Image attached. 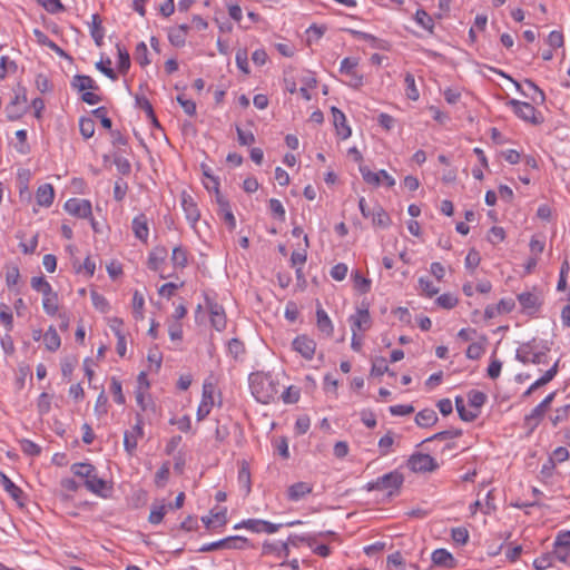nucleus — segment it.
Masks as SVG:
<instances>
[{
    "instance_id": "f257e3e1",
    "label": "nucleus",
    "mask_w": 570,
    "mask_h": 570,
    "mask_svg": "<svg viewBox=\"0 0 570 570\" xmlns=\"http://www.w3.org/2000/svg\"><path fill=\"white\" fill-rule=\"evenodd\" d=\"M249 385L254 397L263 404L271 403L278 394V384L273 381L272 376L263 373L252 374Z\"/></svg>"
},
{
    "instance_id": "f03ea898",
    "label": "nucleus",
    "mask_w": 570,
    "mask_h": 570,
    "mask_svg": "<svg viewBox=\"0 0 570 570\" xmlns=\"http://www.w3.org/2000/svg\"><path fill=\"white\" fill-rule=\"evenodd\" d=\"M71 472L85 480V487L91 493L104 497L102 491L106 489V481L97 475L96 468L90 463H75L71 465Z\"/></svg>"
},
{
    "instance_id": "7ed1b4c3",
    "label": "nucleus",
    "mask_w": 570,
    "mask_h": 570,
    "mask_svg": "<svg viewBox=\"0 0 570 570\" xmlns=\"http://www.w3.org/2000/svg\"><path fill=\"white\" fill-rule=\"evenodd\" d=\"M404 478L397 471L389 472L367 484L370 491H386L393 494L403 484Z\"/></svg>"
},
{
    "instance_id": "20e7f679",
    "label": "nucleus",
    "mask_w": 570,
    "mask_h": 570,
    "mask_svg": "<svg viewBox=\"0 0 570 570\" xmlns=\"http://www.w3.org/2000/svg\"><path fill=\"white\" fill-rule=\"evenodd\" d=\"M508 105L512 108L513 112L522 120L532 125H540L543 122V116L531 104L511 99Z\"/></svg>"
},
{
    "instance_id": "39448f33",
    "label": "nucleus",
    "mask_w": 570,
    "mask_h": 570,
    "mask_svg": "<svg viewBox=\"0 0 570 570\" xmlns=\"http://www.w3.org/2000/svg\"><path fill=\"white\" fill-rule=\"evenodd\" d=\"M180 206L189 226L196 230V225L200 219V210L195 198L186 190H183L180 194Z\"/></svg>"
},
{
    "instance_id": "423d86ee",
    "label": "nucleus",
    "mask_w": 570,
    "mask_h": 570,
    "mask_svg": "<svg viewBox=\"0 0 570 570\" xmlns=\"http://www.w3.org/2000/svg\"><path fill=\"white\" fill-rule=\"evenodd\" d=\"M144 436V420L137 413L136 424L124 434V448L129 455H132L137 449L138 441Z\"/></svg>"
},
{
    "instance_id": "0eeeda50",
    "label": "nucleus",
    "mask_w": 570,
    "mask_h": 570,
    "mask_svg": "<svg viewBox=\"0 0 570 570\" xmlns=\"http://www.w3.org/2000/svg\"><path fill=\"white\" fill-rule=\"evenodd\" d=\"M515 358L523 364H541L544 362L546 353L535 351L534 341L521 344L517 350Z\"/></svg>"
},
{
    "instance_id": "6e6552de",
    "label": "nucleus",
    "mask_w": 570,
    "mask_h": 570,
    "mask_svg": "<svg viewBox=\"0 0 570 570\" xmlns=\"http://www.w3.org/2000/svg\"><path fill=\"white\" fill-rule=\"evenodd\" d=\"M283 527L282 523H272L269 521L261 520V519H247L234 525V529L245 528L254 533H275Z\"/></svg>"
},
{
    "instance_id": "1a4fd4ad",
    "label": "nucleus",
    "mask_w": 570,
    "mask_h": 570,
    "mask_svg": "<svg viewBox=\"0 0 570 570\" xmlns=\"http://www.w3.org/2000/svg\"><path fill=\"white\" fill-rule=\"evenodd\" d=\"M409 468L413 472H433L439 468L436 460L430 454L414 453L407 461Z\"/></svg>"
},
{
    "instance_id": "9d476101",
    "label": "nucleus",
    "mask_w": 570,
    "mask_h": 570,
    "mask_svg": "<svg viewBox=\"0 0 570 570\" xmlns=\"http://www.w3.org/2000/svg\"><path fill=\"white\" fill-rule=\"evenodd\" d=\"M27 111V95L24 88L19 89L6 107L9 120L19 119Z\"/></svg>"
},
{
    "instance_id": "9b49d317",
    "label": "nucleus",
    "mask_w": 570,
    "mask_h": 570,
    "mask_svg": "<svg viewBox=\"0 0 570 570\" xmlns=\"http://www.w3.org/2000/svg\"><path fill=\"white\" fill-rule=\"evenodd\" d=\"M553 554L560 562L570 566V531L557 534L553 543Z\"/></svg>"
},
{
    "instance_id": "f8f14e48",
    "label": "nucleus",
    "mask_w": 570,
    "mask_h": 570,
    "mask_svg": "<svg viewBox=\"0 0 570 570\" xmlns=\"http://www.w3.org/2000/svg\"><path fill=\"white\" fill-rule=\"evenodd\" d=\"M214 406V384L205 382L203 384L202 401L197 409V421H203L208 416Z\"/></svg>"
},
{
    "instance_id": "ddd939ff",
    "label": "nucleus",
    "mask_w": 570,
    "mask_h": 570,
    "mask_svg": "<svg viewBox=\"0 0 570 570\" xmlns=\"http://www.w3.org/2000/svg\"><path fill=\"white\" fill-rule=\"evenodd\" d=\"M65 210L78 218H88L91 216L92 207L88 199L70 198L65 203Z\"/></svg>"
},
{
    "instance_id": "4468645a",
    "label": "nucleus",
    "mask_w": 570,
    "mask_h": 570,
    "mask_svg": "<svg viewBox=\"0 0 570 570\" xmlns=\"http://www.w3.org/2000/svg\"><path fill=\"white\" fill-rule=\"evenodd\" d=\"M358 60L356 58H344L341 61L340 72L350 78L348 85L353 88H358L363 85V76L356 71Z\"/></svg>"
},
{
    "instance_id": "2eb2a0df",
    "label": "nucleus",
    "mask_w": 570,
    "mask_h": 570,
    "mask_svg": "<svg viewBox=\"0 0 570 570\" xmlns=\"http://www.w3.org/2000/svg\"><path fill=\"white\" fill-rule=\"evenodd\" d=\"M352 333L365 332L372 325V318L367 307L357 308L356 313L348 318Z\"/></svg>"
},
{
    "instance_id": "dca6fc26",
    "label": "nucleus",
    "mask_w": 570,
    "mask_h": 570,
    "mask_svg": "<svg viewBox=\"0 0 570 570\" xmlns=\"http://www.w3.org/2000/svg\"><path fill=\"white\" fill-rule=\"evenodd\" d=\"M293 350L299 353L305 360H312L315 350L316 343L313 338L307 335H298L292 343Z\"/></svg>"
},
{
    "instance_id": "f3484780",
    "label": "nucleus",
    "mask_w": 570,
    "mask_h": 570,
    "mask_svg": "<svg viewBox=\"0 0 570 570\" xmlns=\"http://www.w3.org/2000/svg\"><path fill=\"white\" fill-rule=\"evenodd\" d=\"M207 307L213 327L218 332L224 331L227 323L224 307L220 304L212 301H207Z\"/></svg>"
},
{
    "instance_id": "a211bd4d",
    "label": "nucleus",
    "mask_w": 570,
    "mask_h": 570,
    "mask_svg": "<svg viewBox=\"0 0 570 570\" xmlns=\"http://www.w3.org/2000/svg\"><path fill=\"white\" fill-rule=\"evenodd\" d=\"M131 229L137 239L147 243L149 238V219L146 214L140 213L134 217L131 222Z\"/></svg>"
},
{
    "instance_id": "6ab92c4d",
    "label": "nucleus",
    "mask_w": 570,
    "mask_h": 570,
    "mask_svg": "<svg viewBox=\"0 0 570 570\" xmlns=\"http://www.w3.org/2000/svg\"><path fill=\"white\" fill-rule=\"evenodd\" d=\"M331 112L333 116V122L336 129L337 135L342 139H347L352 135V130L347 125L346 117L342 110L336 107L331 108Z\"/></svg>"
},
{
    "instance_id": "aec40b11",
    "label": "nucleus",
    "mask_w": 570,
    "mask_h": 570,
    "mask_svg": "<svg viewBox=\"0 0 570 570\" xmlns=\"http://www.w3.org/2000/svg\"><path fill=\"white\" fill-rule=\"evenodd\" d=\"M216 200L218 204V215L224 219L225 224L228 226L230 230L236 227V219L232 212V207L229 202L224 198L219 193L216 195Z\"/></svg>"
},
{
    "instance_id": "412c9836",
    "label": "nucleus",
    "mask_w": 570,
    "mask_h": 570,
    "mask_svg": "<svg viewBox=\"0 0 570 570\" xmlns=\"http://www.w3.org/2000/svg\"><path fill=\"white\" fill-rule=\"evenodd\" d=\"M189 30V26L179 24L177 27H173L168 30V40L169 42L177 48H181L186 43V37Z\"/></svg>"
},
{
    "instance_id": "4be33fe9",
    "label": "nucleus",
    "mask_w": 570,
    "mask_h": 570,
    "mask_svg": "<svg viewBox=\"0 0 570 570\" xmlns=\"http://www.w3.org/2000/svg\"><path fill=\"white\" fill-rule=\"evenodd\" d=\"M55 199V189L51 184H42L36 193V200L39 206L49 207Z\"/></svg>"
},
{
    "instance_id": "5701e85b",
    "label": "nucleus",
    "mask_w": 570,
    "mask_h": 570,
    "mask_svg": "<svg viewBox=\"0 0 570 570\" xmlns=\"http://www.w3.org/2000/svg\"><path fill=\"white\" fill-rule=\"evenodd\" d=\"M432 562L436 567L454 568L455 559L446 549H436L431 556Z\"/></svg>"
},
{
    "instance_id": "b1692460",
    "label": "nucleus",
    "mask_w": 570,
    "mask_h": 570,
    "mask_svg": "<svg viewBox=\"0 0 570 570\" xmlns=\"http://www.w3.org/2000/svg\"><path fill=\"white\" fill-rule=\"evenodd\" d=\"M548 407L541 402L524 416V425L531 431L534 430L543 419Z\"/></svg>"
},
{
    "instance_id": "393cba45",
    "label": "nucleus",
    "mask_w": 570,
    "mask_h": 570,
    "mask_svg": "<svg viewBox=\"0 0 570 570\" xmlns=\"http://www.w3.org/2000/svg\"><path fill=\"white\" fill-rule=\"evenodd\" d=\"M313 491L312 484L307 482H296L287 490V498L291 501H299Z\"/></svg>"
},
{
    "instance_id": "a878e982",
    "label": "nucleus",
    "mask_w": 570,
    "mask_h": 570,
    "mask_svg": "<svg viewBox=\"0 0 570 570\" xmlns=\"http://www.w3.org/2000/svg\"><path fill=\"white\" fill-rule=\"evenodd\" d=\"M70 85L72 89L80 92L86 90H97L99 88L96 81L90 76L86 75L73 76Z\"/></svg>"
},
{
    "instance_id": "bb28decb",
    "label": "nucleus",
    "mask_w": 570,
    "mask_h": 570,
    "mask_svg": "<svg viewBox=\"0 0 570 570\" xmlns=\"http://www.w3.org/2000/svg\"><path fill=\"white\" fill-rule=\"evenodd\" d=\"M518 301L523 309L537 311L541 304L540 297L533 292H523L518 295Z\"/></svg>"
},
{
    "instance_id": "cd10ccee",
    "label": "nucleus",
    "mask_w": 570,
    "mask_h": 570,
    "mask_svg": "<svg viewBox=\"0 0 570 570\" xmlns=\"http://www.w3.org/2000/svg\"><path fill=\"white\" fill-rule=\"evenodd\" d=\"M167 257V249L164 246L155 247L148 257V267L151 271H158L160 265L165 262Z\"/></svg>"
},
{
    "instance_id": "c85d7f7f",
    "label": "nucleus",
    "mask_w": 570,
    "mask_h": 570,
    "mask_svg": "<svg viewBox=\"0 0 570 570\" xmlns=\"http://www.w3.org/2000/svg\"><path fill=\"white\" fill-rule=\"evenodd\" d=\"M264 554H275L278 558H286L289 554V548L287 542H264L263 543Z\"/></svg>"
},
{
    "instance_id": "c756f323",
    "label": "nucleus",
    "mask_w": 570,
    "mask_h": 570,
    "mask_svg": "<svg viewBox=\"0 0 570 570\" xmlns=\"http://www.w3.org/2000/svg\"><path fill=\"white\" fill-rule=\"evenodd\" d=\"M439 417L433 409H424L415 416V423L420 428H430L438 422Z\"/></svg>"
},
{
    "instance_id": "7c9ffc66",
    "label": "nucleus",
    "mask_w": 570,
    "mask_h": 570,
    "mask_svg": "<svg viewBox=\"0 0 570 570\" xmlns=\"http://www.w3.org/2000/svg\"><path fill=\"white\" fill-rule=\"evenodd\" d=\"M0 482L4 491L17 502L22 498L23 491L16 485L12 480L4 473H0Z\"/></svg>"
},
{
    "instance_id": "2f4dec72",
    "label": "nucleus",
    "mask_w": 570,
    "mask_h": 570,
    "mask_svg": "<svg viewBox=\"0 0 570 570\" xmlns=\"http://www.w3.org/2000/svg\"><path fill=\"white\" fill-rule=\"evenodd\" d=\"M372 223L374 226H379L381 228H387L391 224V218L387 215V213L383 209L382 206L376 205L373 208V212L371 214Z\"/></svg>"
},
{
    "instance_id": "473e14b6",
    "label": "nucleus",
    "mask_w": 570,
    "mask_h": 570,
    "mask_svg": "<svg viewBox=\"0 0 570 570\" xmlns=\"http://www.w3.org/2000/svg\"><path fill=\"white\" fill-rule=\"evenodd\" d=\"M43 342L46 348L50 352H56L60 347L61 340L57 330L53 326H49L47 332L43 334Z\"/></svg>"
},
{
    "instance_id": "72a5a7b5",
    "label": "nucleus",
    "mask_w": 570,
    "mask_h": 570,
    "mask_svg": "<svg viewBox=\"0 0 570 570\" xmlns=\"http://www.w3.org/2000/svg\"><path fill=\"white\" fill-rule=\"evenodd\" d=\"M570 417V403H566L554 410L549 416L551 424L556 428L559 424L568 421Z\"/></svg>"
},
{
    "instance_id": "f704fd0d",
    "label": "nucleus",
    "mask_w": 570,
    "mask_h": 570,
    "mask_svg": "<svg viewBox=\"0 0 570 570\" xmlns=\"http://www.w3.org/2000/svg\"><path fill=\"white\" fill-rule=\"evenodd\" d=\"M316 317H317V327L320 331L325 333L327 336H331L333 334L334 327L332 324L331 318L328 317L327 313L323 308H317L316 311Z\"/></svg>"
},
{
    "instance_id": "c9c22d12",
    "label": "nucleus",
    "mask_w": 570,
    "mask_h": 570,
    "mask_svg": "<svg viewBox=\"0 0 570 570\" xmlns=\"http://www.w3.org/2000/svg\"><path fill=\"white\" fill-rule=\"evenodd\" d=\"M238 483L242 489H244L245 494H249L252 490V480H250V471L246 462L242 463V466L238 471Z\"/></svg>"
},
{
    "instance_id": "e433bc0d",
    "label": "nucleus",
    "mask_w": 570,
    "mask_h": 570,
    "mask_svg": "<svg viewBox=\"0 0 570 570\" xmlns=\"http://www.w3.org/2000/svg\"><path fill=\"white\" fill-rule=\"evenodd\" d=\"M455 406H456L458 414L462 421L472 422L478 417V412L465 409L464 401H463L462 396L455 397Z\"/></svg>"
},
{
    "instance_id": "4c0bfd02",
    "label": "nucleus",
    "mask_w": 570,
    "mask_h": 570,
    "mask_svg": "<svg viewBox=\"0 0 570 570\" xmlns=\"http://www.w3.org/2000/svg\"><path fill=\"white\" fill-rule=\"evenodd\" d=\"M171 263L176 268H185L188 264L187 250L183 246L173 249Z\"/></svg>"
},
{
    "instance_id": "58836bf2",
    "label": "nucleus",
    "mask_w": 570,
    "mask_h": 570,
    "mask_svg": "<svg viewBox=\"0 0 570 570\" xmlns=\"http://www.w3.org/2000/svg\"><path fill=\"white\" fill-rule=\"evenodd\" d=\"M136 106L146 112L147 118L155 126H157V127L159 126L156 115L154 112L153 106H151L150 101L145 96H136Z\"/></svg>"
},
{
    "instance_id": "ea45409f",
    "label": "nucleus",
    "mask_w": 570,
    "mask_h": 570,
    "mask_svg": "<svg viewBox=\"0 0 570 570\" xmlns=\"http://www.w3.org/2000/svg\"><path fill=\"white\" fill-rule=\"evenodd\" d=\"M468 400H469V404L471 407L475 409L474 412H480V409L484 405V403L487 402V395L485 393L481 392V391H478V390H472L469 392L468 394Z\"/></svg>"
},
{
    "instance_id": "a19ab883",
    "label": "nucleus",
    "mask_w": 570,
    "mask_h": 570,
    "mask_svg": "<svg viewBox=\"0 0 570 570\" xmlns=\"http://www.w3.org/2000/svg\"><path fill=\"white\" fill-rule=\"evenodd\" d=\"M404 82L406 97L413 101H416L420 97V92L416 88L414 76L407 72L404 77Z\"/></svg>"
},
{
    "instance_id": "79ce46f5",
    "label": "nucleus",
    "mask_w": 570,
    "mask_h": 570,
    "mask_svg": "<svg viewBox=\"0 0 570 570\" xmlns=\"http://www.w3.org/2000/svg\"><path fill=\"white\" fill-rule=\"evenodd\" d=\"M92 22L90 27V33L95 42L100 46L105 37L104 28L101 27V20L98 14H92Z\"/></svg>"
},
{
    "instance_id": "37998d69",
    "label": "nucleus",
    "mask_w": 570,
    "mask_h": 570,
    "mask_svg": "<svg viewBox=\"0 0 570 570\" xmlns=\"http://www.w3.org/2000/svg\"><path fill=\"white\" fill-rule=\"evenodd\" d=\"M415 21L423 29L433 32L434 21L433 18L424 10L420 9L415 13Z\"/></svg>"
},
{
    "instance_id": "c03bdc74",
    "label": "nucleus",
    "mask_w": 570,
    "mask_h": 570,
    "mask_svg": "<svg viewBox=\"0 0 570 570\" xmlns=\"http://www.w3.org/2000/svg\"><path fill=\"white\" fill-rule=\"evenodd\" d=\"M79 130L85 139H89L95 134V121L89 117H81L79 119Z\"/></svg>"
},
{
    "instance_id": "a18cd8bd",
    "label": "nucleus",
    "mask_w": 570,
    "mask_h": 570,
    "mask_svg": "<svg viewBox=\"0 0 570 570\" xmlns=\"http://www.w3.org/2000/svg\"><path fill=\"white\" fill-rule=\"evenodd\" d=\"M354 287L362 294L371 291V279L363 277L358 271L352 273Z\"/></svg>"
},
{
    "instance_id": "49530a36",
    "label": "nucleus",
    "mask_w": 570,
    "mask_h": 570,
    "mask_svg": "<svg viewBox=\"0 0 570 570\" xmlns=\"http://www.w3.org/2000/svg\"><path fill=\"white\" fill-rule=\"evenodd\" d=\"M165 514H166V505L154 503L150 509L148 521L151 524H159V523H161Z\"/></svg>"
},
{
    "instance_id": "de8ad7c7",
    "label": "nucleus",
    "mask_w": 570,
    "mask_h": 570,
    "mask_svg": "<svg viewBox=\"0 0 570 570\" xmlns=\"http://www.w3.org/2000/svg\"><path fill=\"white\" fill-rule=\"evenodd\" d=\"M461 435H462V431L460 429H449V430L441 431V432L433 434L432 436L425 439L424 442H430V441H434V440H440V441L450 440V439L459 438Z\"/></svg>"
},
{
    "instance_id": "09e8293b",
    "label": "nucleus",
    "mask_w": 570,
    "mask_h": 570,
    "mask_svg": "<svg viewBox=\"0 0 570 570\" xmlns=\"http://www.w3.org/2000/svg\"><path fill=\"white\" fill-rule=\"evenodd\" d=\"M225 549H244L248 544V540L240 535H232L224 538Z\"/></svg>"
},
{
    "instance_id": "8fccbe9b",
    "label": "nucleus",
    "mask_w": 570,
    "mask_h": 570,
    "mask_svg": "<svg viewBox=\"0 0 570 570\" xmlns=\"http://www.w3.org/2000/svg\"><path fill=\"white\" fill-rule=\"evenodd\" d=\"M360 173L365 183L374 186H379L381 184L380 171L373 173L367 166H360Z\"/></svg>"
},
{
    "instance_id": "3c124183",
    "label": "nucleus",
    "mask_w": 570,
    "mask_h": 570,
    "mask_svg": "<svg viewBox=\"0 0 570 570\" xmlns=\"http://www.w3.org/2000/svg\"><path fill=\"white\" fill-rule=\"evenodd\" d=\"M394 444V438L392 432H387L379 440V451L382 456L387 455Z\"/></svg>"
},
{
    "instance_id": "603ef678",
    "label": "nucleus",
    "mask_w": 570,
    "mask_h": 570,
    "mask_svg": "<svg viewBox=\"0 0 570 570\" xmlns=\"http://www.w3.org/2000/svg\"><path fill=\"white\" fill-rule=\"evenodd\" d=\"M419 286L421 292L426 295L428 297H433L439 293V287L434 285L432 281L429 278L420 277L419 278Z\"/></svg>"
},
{
    "instance_id": "864d4df0",
    "label": "nucleus",
    "mask_w": 570,
    "mask_h": 570,
    "mask_svg": "<svg viewBox=\"0 0 570 570\" xmlns=\"http://www.w3.org/2000/svg\"><path fill=\"white\" fill-rule=\"evenodd\" d=\"M134 57H135V60L140 65V66H147L149 65V59H148V48L146 46L145 42H139L137 46H136V50H135V53H134Z\"/></svg>"
},
{
    "instance_id": "5fc2aeb1",
    "label": "nucleus",
    "mask_w": 570,
    "mask_h": 570,
    "mask_svg": "<svg viewBox=\"0 0 570 570\" xmlns=\"http://www.w3.org/2000/svg\"><path fill=\"white\" fill-rule=\"evenodd\" d=\"M227 347H228V353L236 360H238L239 357H242L245 354L244 343L242 341H239L238 338H232L228 342Z\"/></svg>"
},
{
    "instance_id": "6e6d98bb",
    "label": "nucleus",
    "mask_w": 570,
    "mask_h": 570,
    "mask_svg": "<svg viewBox=\"0 0 570 570\" xmlns=\"http://www.w3.org/2000/svg\"><path fill=\"white\" fill-rule=\"evenodd\" d=\"M17 63L7 56L0 58V80L4 79L8 73L16 72Z\"/></svg>"
},
{
    "instance_id": "4d7b16f0",
    "label": "nucleus",
    "mask_w": 570,
    "mask_h": 570,
    "mask_svg": "<svg viewBox=\"0 0 570 570\" xmlns=\"http://www.w3.org/2000/svg\"><path fill=\"white\" fill-rule=\"evenodd\" d=\"M0 321L8 331L12 330L13 316L12 313L10 312V307L4 303H0Z\"/></svg>"
},
{
    "instance_id": "13d9d810",
    "label": "nucleus",
    "mask_w": 570,
    "mask_h": 570,
    "mask_svg": "<svg viewBox=\"0 0 570 570\" xmlns=\"http://www.w3.org/2000/svg\"><path fill=\"white\" fill-rule=\"evenodd\" d=\"M145 305V298L138 291L132 296V313L136 320L142 318V309Z\"/></svg>"
},
{
    "instance_id": "bf43d9fd",
    "label": "nucleus",
    "mask_w": 570,
    "mask_h": 570,
    "mask_svg": "<svg viewBox=\"0 0 570 570\" xmlns=\"http://www.w3.org/2000/svg\"><path fill=\"white\" fill-rule=\"evenodd\" d=\"M306 262V252H293L291 256L292 266L296 268V275L299 278L302 275V267Z\"/></svg>"
},
{
    "instance_id": "052dcab7",
    "label": "nucleus",
    "mask_w": 570,
    "mask_h": 570,
    "mask_svg": "<svg viewBox=\"0 0 570 570\" xmlns=\"http://www.w3.org/2000/svg\"><path fill=\"white\" fill-rule=\"evenodd\" d=\"M37 409L39 414L45 415L48 414L51 410V396L43 392L39 395L37 402Z\"/></svg>"
},
{
    "instance_id": "680f3d73",
    "label": "nucleus",
    "mask_w": 570,
    "mask_h": 570,
    "mask_svg": "<svg viewBox=\"0 0 570 570\" xmlns=\"http://www.w3.org/2000/svg\"><path fill=\"white\" fill-rule=\"evenodd\" d=\"M458 302V298L450 293L442 294L436 298V304L445 309H451L455 307Z\"/></svg>"
},
{
    "instance_id": "e2e57ef3",
    "label": "nucleus",
    "mask_w": 570,
    "mask_h": 570,
    "mask_svg": "<svg viewBox=\"0 0 570 570\" xmlns=\"http://www.w3.org/2000/svg\"><path fill=\"white\" fill-rule=\"evenodd\" d=\"M110 391L114 395V401L117 404L121 405L126 402V399H125V395H124L122 389H121V383L116 377L111 379Z\"/></svg>"
},
{
    "instance_id": "0e129e2a",
    "label": "nucleus",
    "mask_w": 570,
    "mask_h": 570,
    "mask_svg": "<svg viewBox=\"0 0 570 570\" xmlns=\"http://www.w3.org/2000/svg\"><path fill=\"white\" fill-rule=\"evenodd\" d=\"M451 538L456 544L463 546L469 540V531L463 527L453 528Z\"/></svg>"
},
{
    "instance_id": "69168bd1",
    "label": "nucleus",
    "mask_w": 570,
    "mask_h": 570,
    "mask_svg": "<svg viewBox=\"0 0 570 570\" xmlns=\"http://www.w3.org/2000/svg\"><path fill=\"white\" fill-rule=\"evenodd\" d=\"M389 373V366L384 357H376L372 363L371 374L375 376H382Z\"/></svg>"
},
{
    "instance_id": "338daca9",
    "label": "nucleus",
    "mask_w": 570,
    "mask_h": 570,
    "mask_svg": "<svg viewBox=\"0 0 570 570\" xmlns=\"http://www.w3.org/2000/svg\"><path fill=\"white\" fill-rule=\"evenodd\" d=\"M504 238H505V232L502 227L493 226L489 230L488 240L491 244H493V245L500 244L504 240Z\"/></svg>"
},
{
    "instance_id": "774afa93",
    "label": "nucleus",
    "mask_w": 570,
    "mask_h": 570,
    "mask_svg": "<svg viewBox=\"0 0 570 570\" xmlns=\"http://www.w3.org/2000/svg\"><path fill=\"white\" fill-rule=\"evenodd\" d=\"M20 448L23 453L30 456L39 455L41 452V449L38 444L27 439L20 441Z\"/></svg>"
}]
</instances>
